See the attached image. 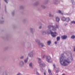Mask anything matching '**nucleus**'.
<instances>
[{
  "label": "nucleus",
  "instance_id": "obj_1",
  "mask_svg": "<svg viewBox=\"0 0 75 75\" xmlns=\"http://www.w3.org/2000/svg\"><path fill=\"white\" fill-rule=\"evenodd\" d=\"M71 60H72V57H68L67 59L66 58L64 57V55L62 54L61 55L60 59V62L62 65L63 66H67L68 64L71 62Z\"/></svg>",
  "mask_w": 75,
  "mask_h": 75
},
{
  "label": "nucleus",
  "instance_id": "obj_2",
  "mask_svg": "<svg viewBox=\"0 0 75 75\" xmlns=\"http://www.w3.org/2000/svg\"><path fill=\"white\" fill-rule=\"evenodd\" d=\"M48 28L50 29H52V30L55 31V30H57V28H58V25H57V24H56V27H55L54 26H51L50 25L48 26Z\"/></svg>",
  "mask_w": 75,
  "mask_h": 75
},
{
  "label": "nucleus",
  "instance_id": "obj_3",
  "mask_svg": "<svg viewBox=\"0 0 75 75\" xmlns=\"http://www.w3.org/2000/svg\"><path fill=\"white\" fill-rule=\"evenodd\" d=\"M46 61H47L48 62H52V60L51 58V57L50 56H47Z\"/></svg>",
  "mask_w": 75,
  "mask_h": 75
},
{
  "label": "nucleus",
  "instance_id": "obj_4",
  "mask_svg": "<svg viewBox=\"0 0 75 75\" xmlns=\"http://www.w3.org/2000/svg\"><path fill=\"white\" fill-rule=\"evenodd\" d=\"M50 32L51 34L52 37H56V34H57V33H53V32H52L51 30L50 31Z\"/></svg>",
  "mask_w": 75,
  "mask_h": 75
},
{
  "label": "nucleus",
  "instance_id": "obj_5",
  "mask_svg": "<svg viewBox=\"0 0 75 75\" xmlns=\"http://www.w3.org/2000/svg\"><path fill=\"white\" fill-rule=\"evenodd\" d=\"M61 38L62 40H65L67 38V36L64 35L61 36Z\"/></svg>",
  "mask_w": 75,
  "mask_h": 75
},
{
  "label": "nucleus",
  "instance_id": "obj_6",
  "mask_svg": "<svg viewBox=\"0 0 75 75\" xmlns=\"http://www.w3.org/2000/svg\"><path fill=\"white\" fill-rule=\"evenodd\" d=\"M69 21H70V18H69L67 17L66 18V21H67V22H68Z\"/></svg>",
  "mask_w": 75,
  "mask_h": 75
},
{
  "label": "nucleus",
  "instance_id": "obj_7",
  "mask_svg": "<svg viewBox=\"0 0 75 75\" xmlns=\"http://www.w3.org/2000/svg\"><path fill=\"white\" fill-rule=\"evenodd\" d=\"M40 67H44L45 66V64H40Z\"/></svg>",
  "mask_w": 75,
  "mask_h": 75
},
{
  "label": "nucleus",
  "instance_id": "obj_8",
  "mask_svg": "<svg viewBox=\"0 0 75 75\" xmlns=\"http://www.w3.org/2000/svg\"><path fill=\"white\" fill-rule=\"evenodd\" d=\"M39 45L40 47H44V45L41 43H39Z\"/></svg>",
  "mask_w": 75,
  "mask_h": 75
},
{
  "label": "nucleus",
  "instance_id": "obj_9",
  "mask_svg": "<svg viewBox=\"0 0 75 75\" xmlns=\"http://www.w3.org/2000/svg\"><path fill=\"white\" fill-rule=\"evenodd\" d=\"M62 20L63 21H65L66 20V18L65 17H63L62 18Z\"/></svg>",
  "mask_w": 75,
  "mask_h": 75
},
{
  "label": "nucleus",
  "instance_id": "obj_10",
  "mask_svg": "<svg viewBox=\"0 0 75 75\" xmlns=\"http://www.w3.org/2000/svg\"><path fill=\"white\" fill-rule=\"evenodd\" d=\"M56 20L57 22H59V18L57 17L56 18Z\"/></svg>",
  "mask_w": 75,
  "mask_h": 75
},
{
  "label": "nucleus",
  "instance_id": "obj_11",
  "mask_svg": "<svg viewBox=\"0 0 75 75\" xmlns=\"http://www.w3.org/2000/svg\"><path fill=\"white\" fill-rule=\"evenodd\" d=\"M50 44H51V41H49L47 42V44L48 45H50Z\"/></svg>",
  "mask_w": 75,
  "mask_h": 75
},
{
  "label": "nucleus",
  "instance_id": "obj_12",
  "mask_svg": "<svg viewBox=\"0 0 75 75\" xmlns=\"http://www.w3.org/2000/svg\"><path fill=\"white\" fill-rule=\"evenodd\" d=\"M60 40V37H57V41H58L59 40Z\"/></svg>",
  "mask_w": 75,
  "mask_h": 75
},
{
  "label": "nucleus",
  "instance_id": "obj_13",
  "mask_svg": "<svg viewBox=\"0 0 75 75\" xmlns=\"http://www.w3.org/2000/svg\"><path fill=\"white\" fill-rule=\"evenodd\" d=\"M38 60H39V63L40 64V63H41V59H40V58H38Z\"/></svg>",
  "mask_w": 75,
  "mask_h": 75
},
{
  "label": "nucleus",
  "instance_id": "obj_14",
  "mask_svg": "<svg viewBox=\"0 0 75 75\" xmlns=\"http://www.w3.org/2000/svg\"><path fill=\"white\" fill-rule=\"evenodd\" d=\"M71 38L72 39H74V38H75V36L74 35H72L71 37Z\"/></svg>",
  "mask_w": 75,
  "mask_h": 75
},
{
  "label": "nucleus",
  "instance_id": "obj_15",
  "mask_svg": "<svg viewBox=\"0 0 75 75\" xmlns=\"http://www.w3.org/2000/svg\"><path fill=\"white\" fill-rule=\"evenodd\" d=\"M48 72L50 74H51V70L48 69Z\"/></svg>",
  "mask_w": 75,
  "mask_h": 75
},
{
  "label": "nucleus",
  "instance_id": "obj_16",
  "mask_svg": "<svg viewBox=\"0 0 75 75\" xmlns=\"http://www.w3.org/2000/svg\"><path fill=\"white\" fill-rule=\"evenodd\" d=\"M28 58H27V60H25L24 61H25V63H26V62H27L28 61Z\"/></svg>",
  "mask_w": 75,
  "mask_h": 75
},
{
  "label": "nucleus",
  "instance_id": "obj_17",
  "mask_svg": "<svg viewBox=\"0 0 75 75\" xmlns=\"http://www.w3.org/2000/svg\"><path fill=\"white\" fill-rule=\"evenodd\" d=\"M29 66H30V67H32V63H30L29 64Z\"/></svg>",
  "mask_w": 75,
  "mask_h": 75
},
{
  "label": "nucleus",
  "instance_id": "obj_18",
  "mask_svg": "<svg viewBox=\"0 0 75 75\" xmlns=\"http://www.w3.org/2000/svg\"><path fill=\"white\" fill-rule=\"evenodd\" d=\"M4 1H5V2L6 3H8V2H7V1H8V0H4Z\"/></svg>",
  "mask_w": 75,
  "mask_h": 75
},
{
  "label": "nucleus",
  "instance_id": "obj_19",
  "mask_svg": "<svg viewBox=\"0 0 75 75\" xmlns=\"http://www.w3.org/2000/svg\"><path fill=\"white\" fill-rule=\"evenodd\" d=\"M29 55L30 57H33V54H31V55H30V54H29Z\"/></svg>",
  "mask_w": 75,
  "mask_h": 75
},
{
  "label": "nucleus",
  "instance_id": "obj_20",
  "mask_svg": "<svg viewBox=\"0 0 75 75\" xmlns=\"http://www.w3.org/2000/svg\"><path fill=\"white\" fill-rule=\"evenodd\" d=\"M59 13H61V11H59Z\"/></svg>",
  "mask_w": 75,
  "mask_h": 75
},
{
  "label": "nucleus",
  "instance_id": "obj_21",
  "mask_svg": "<svg viewBox=\"0 0 75 75\" xmlns=\"http://www.w3.org/2000/svg\"><path fill=\"white\" fill-rule=\"evenodd\" d=\"M21 64H22V65H23V64H24V63L23 62H21Z\"/></svg>",
  "mask_w": 75,
  "mask_h": 75
},
{
  "label": "nucleus",
  "instance_id": "obj_22",
  "mask_svg": "<svg viewBox=\"0 0 75 75\" xmlns=\"http://www.w3.org/2000/svg\"><path fill=\"white\" fill-rule=\"evenodd\" d=\"M45 55H44L43 57V58H45Z\"/></svg>",
  "mask_w": 75,
  "mask_h": 75
},
{
  "label": "nucleus",
  "instance_id": "obj_23",
  "mask_svg": "<svg viewBox=\"0 0 75 75\" xmlns=\"http://www.w3.org/2000/svg\"><path fill=\"white\" fill-rule=\"evenodd\" d=\"M36 74L37 75H39V73H38V72H37Z\"/></svg>",
  "mask_w": 75,
  "mask_h": 75
},
{
  "label": "nucleus",
  "instance_id": "obj_24",
  "mask_svg": "<svg viewBox=\"0 0 75 75\" xmlns=\"http://www.w3.org/2000/svg\"><path fill=\"white\" fill-rule=\"evenodd\" d=\"M47 34H50V32H48Z\"/></svg>",
  "mask_w": 75,
  "mask_h": 75
},
{
  "label": "nucleus",
  "instance_id": "obj_25",
  "mask_svg": "<svg viewBox=\"0 0 75 75\" xmlns=\"http://www.w3.org/2000/svg\"><path fill=\"white\" fill-rule=\"evenodd\" d=\"M23 58V56H22L20 58H21V59H22V58Z\"/></svg>",
  "mask_w": 75,
  "mask_h": 75
},
{
  "label": "nucleus",
  "instance_id": "obj_26",
  "mask_svg": "<svg viewBox=\"0 0 75 75\" xmlns=\"http://www.w3.org/2000/svg\"><path fill=\"white\" fill-rule=\"evenodd\" d=\"M55 64H53V67L54 68H55Z\"/></svg>",
  "mask_w": 75,
  "mask_h": 75
},
{
  "label": "nucleus",
  "instance_id": "obj_27",
  "mask_svg": "<svg viewBox=\"0 0 75 75\" xmlns=\"http://www.w3.org/2000/svg\"><path fill=\"white\" fill-rule=\"evenodd\" d=\"M54 43L55 44H57V42H55Z\"/></svg>",
  "mask_w": 75,
  "mask_h": 75
},
{
  "label": "nucleus",
  "instance_id": "obj_28",
  "mask_svg": "<svg viewBox=\"0 0 75 75\" xmlns=\"http://www.w3.org/2000/svg\"><path fill=\"white\" fill-rule=\"evenodd\" d=\"M39 28H40H40H41V26H40L39 27Z\"/></svg>",
  "mask_w": 75,
  "mask_h": 75
},
{
  "label": "nucleus",
  "instance_id": "obj_29",
  "mask_svg": "<svg viewBox=\"0 0 75 75\" xmlns=\"http://www.w3.org/2000/svg\"><path fill=\"white\" fill-rule=\"evenodd\" d=\"M49 17H51V14H49Z\"/></svg>",
  "mask_w": 75,
  "mask_h": 75
},
{
  "label": "nucleus",
  "instance_id": "obj_30",
  "mask_svg": "<svg viewBox=\"0 0 75 75\" xmlns=\"http://www.w3.org/2000/svg\"><path fill=\"white\" fill-rule=\"evenodd\" d=\"M44 75H46V73H45V72L44 73Z\"/></svg>",
  "mask_w": 75,
  "mask_h": 75
},
{
  "label": "nucleus",
  "instance_id": "obj_31",
  "mask_svg": "<svg viewBox=\"0 0 75 75\" xmlns=\"http://www.w3.org/2000/svg\"><path fill=\"white\" fill-rule=\"evenodd\" d=\"M74 51L75 52V47L74 48Z\"/></svg>",
  "mask_w": 75,
  "mask_h": 75
},
{
  "label": "nucleus",
  "instance_id": "obj_32",
  "mask_svg": "<svg viewBox=\"0 0 75 75\" xmlns=\"http://www.w3.org/2000/svg\"><path fill=\"white\" fill-rule=\"evenodd\" d=\"M62 75H65V74H63Z\"/></svg>",
  "mask_w": 75,
  "mask_h": 75
}]
</instances>
